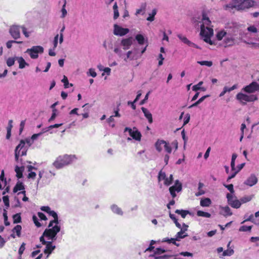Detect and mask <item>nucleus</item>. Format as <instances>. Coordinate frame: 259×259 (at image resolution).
I'll return each mask as SVG.
<instances>
[{"label": "nucleus", "instance_id": "obj_57", "mask_svg": "<svg viewBox=\"0 0 259 259\" xmlns=\"http://www.w3.org/2000/svg\"><path fill=\"white\" fill-rule=\"evenodd\" d=\"M166 252V250L161 248H156L154 250V254H161Z\"/></svg>", "mask_w": 259, "mask_h": 259}, {"label": "nucleus", "instance_id": "obj_19", "mask_svg": "<svg viewBox=\"0 0 259 259\" xmlns=\"http://www.w3.org/2000/svg\"><path fill=\"white\" fill-rule=\"evenodd\" d=\"M141 110L144 114V116L148 119V122L150 123H152L153 122V118L152 114L150 113V112L147 108L143 107L141 108Z\"/></svg>", "mask_w": 259, "mask_h": 259}, {"label": "nucleus", "instance_id": "obj_50", "mask_svg": "<svg viewBox=\"0 0 259 259\" xmlns=\"http://www.w3.org/2000/svg\"><path fill=\"white\" fill-rule=\"evenodd\" d=\"M185 232L184 231H183V229H181V230L178 232L176 235V238H178V239L180 241V239H181V238H185V237H186L187 236V235H183V234Z\"/></svg>", "mask_w": 259, "mask_h": 259}, {"label": "nucleus", "instance_id": "obj_45", "mask_svg": "<svg viewBox=\"0 0 259 259\" xmlns=\"http://www.w3.org/2000/svg\"><path fill=\"white\" fill-rule=\"evenodd\" d=\"M197 63L201 65H205L208 67H210L212 65V62L210 61H198Z\"/></svg>", "mask_w": 259, "mask_h": 259}, {"label": "nucleus", "instance_id": "obj_42", "mask_svg": "<svg viewBox=\"0 0 259 259\" xmlns=\"http://www.w3.org/2000/svg\"><path fill=\"white\" fill-rule=\"evenodd\" d=\"M252 196H245L240 199V202L242 203H245L250 201L252 199Z\"/></svg>", "mask_w": 259, "mask_h": 259}, {"label": "nucleus", "instance_id": "obj_25", "mask_svg": "<svg viewBox=\"0 0 259 259\" xmlns=\"http://www.w3.org/2000/svg\"><path fill=\"white\" fill-rule=\"evenodd\" d=\"M211 203V201L209 198L202 199L200 201V205L202 207H208Z\"/></svg>", "mask_w": 259, "mask_h": 259}, {"label": "nucleus", "instance_id": "obj_13", "mask_svg": "<svg viewBox=\"0 0 259 259\" xmlns=\"http://www.w3.org/2000/svg\"><path fill=\"white\" fill-rule=\"evenodd\" d=\"M133 38L132 37L122 39L121 41V45L123 46V50H126L130 49L133 44Z\"/></svg>", "mask_w": 259, "mask_h": 259}, {"label": "nucleus", "instance_id": "obj_6", "mask_svg": "<svg viewBox=\"0 0 259 259\" xmlns=\"http://www.w3.org/2000/svg\"><path fill=\"white\" fill-rule=\"evenodd\" d=\"M241 91L248 94L259 92V84L256 81H252L249 84L243 87Z\"/></svg>", "mask_w": 259, "mask_h": 259}, {"label": "nucleus", "instance_id": "obj_23", "mask_svg": "<svg viewBox=\"0 0 259 259\" xmlns=\"http://www.w3.org/2000/svg\"><path fill=\"white\" fill-rule=\"evenodd\" d=\"M175 213L181 215L183 219L185 218L187 214L192 215V213L188 210L176 209Z\"/></svg>", "mask_w": 259, "mask_h": 259}, {"label": "nucleus", "instance_id": "obj_33", "mask_svg": "<svg viewBox=\"0 0 259 259\" xmlns=\"http://www.w3.org/2000/svg\"><path fill=\"white\" fill-rule=\"evenodd\" d=\"M62 82L64 83V86L65 89L68 88L69 87H72V83H69L68 81V78L64 75L63 78L62 80Z\"/></svg>", "mask_w": 259, "mask_h": 259}, {"label": "nucleus", "instance_id": "obj_3", "mask_svg": "<svg viewBox=\"0 0 259 259\" xmlns=\"http://www.w3.org/2000/svg\"><path fill=\"white\" fill-rule=\"evenodd\" d=\"M238 31V28H234L232 29L231 32L228 33L223 41L224 47H231L235 44V38L234 37L237 35Z\"/></svg>", "mask_w": 259, "mask_h": 259}, {"label": "nucleus", "instance_id": "obj_8", "mask_svg": "<svg viewBox=\"0 0 259 259\" xmlns=\"http://www.w3.org/2000/svg\"><path fill=\"white\" fill-rule=\"evenodd\" d=\"M227 198L228 204L232 207L238 208L241 206V203L240 201L238 200L236 196H234L232 194L228 193L227 194Z\"/></svg>", "mask_w": 259, "mask_h": 259}, {"label": "nucleus", "instance_id": "obj_7", "mask_svg": "<svg viewBox=\"0 0 259 259\" xmlns=\"http://www.w3.org/2000/svg\"><path fill=\"white\" fill-rule=\"evenodd\" d=\"M44 52V48L41 46H33L31 49L27 50L26 52L29 53L30 57L32 59H36L38 58V53H42Z\"/></svg>", "mask_w": 259, "mask_h": 259}, {"label": "nucleus", "instance_id": "obj_46", "mask_svg": "<svg viewBox=\"0 0 259 259\" xmlns=\"http://www.w3.org/2000/svg\"><path fill=\"white\" fill-rule=\"evenodd\" d=\"M16 60V57H15V58H12V57L9 58L7 60V65L9 67H11V66H13L14 64L15 61Z\"/></svg>", "mask_w": 259, "mask_h": 259}, {"label": "nucleus", "instance_id": "obj_2", "mask_svg": "<svg viewBox=\"0 0 259 259\" xmlns=\"http://www.w3.org/2000/svg\"><path fill=\"white\" fill-rule=\"evenodd\" d=\"M236 98L242 105H245L247 102H253L258 100V97L255 95H247L242 93H238Z\"/></svg>", "mask_w": 259, "mask_h": 259}, {"label": "nucleus", "instance_id": "obj_18", "mask_svg": "<svg viewBox=\"0 0 259 259\" xmlns=\"http://www.w3.org/2000/svg\"><path fill=\"white\" fill-rule=\"evenodd\" d=\"M45 245H46V246L44 250V253L45 254H47L48 256L55 249L56 247L55 245H53L52 241H48L47 244H45Z\"/></svg>", "mask_w": 259, "mask_h": 259}, {"label": "nucleus", "instance_id": "obj_9", "mask_svg": "<svg viewBox=\"0 0 259 259\" xmlns=\"http://www.w3.org/2000/svg\"><path fill=\"white\" fill-rule=\"evenodd\" d=\"M20 26L13 25L9 29V33L15 40L20 37Z\"/></svg>", "mask_w": 259, "mask_h": 259}, {"label": "nucleus", "instance_id": "obj_48", "mask_svg": "<svg viewBox=\"0 0 259 259\" xmlns=\"http://www.w3.org/2000/svg\"><path fill=\"white\" fill-rule=\"evenodd\" d=\"M173 181L172 175H170L169 178H166L164 181V185L166 186H169Z\"/></svg>", "mask_w": 259, "mask_h": 259}, {"label": "nucleus", "instance_id": "obj_44", "mask_svg": "<svg viewBox=\"0 0 259 259\" xmlns=\"http://www.w3.org/2000/svg\"><path fill=\"white\" fill-rule=\"evenodd\" d=\"M156 10L153 9L152 10V13L149 14V16L147 17V20L149 21H153L154 20V17L155 15L156 14Z\"/></svg>", "mask_w": 259, "mask_h": 259}, {"label": "nucleus", "instance_id": "obj_40", "mask_svg": "<svg viewBox=\"0 0 259 259\" xmlns=\"http://www.w3.org/2000/svg\"><path fill=\"white\" fill-rule=\"evenodd\" d=\"M163 147L165 151L168 154L171 153L172 149L169 143L165 141V143L163 144Z\"/></svg>", "mask_w": 259, "mask_h": 259}, {"label": "nucleus", "instance_id": "obj_61", "mask_svg": "<svg viewBox=\"0 0 259 259\" xmlns=\"http://www.w3.org/2000/svg\"><path fill=\"white\" fill-rule=\"evenodd\" d=\"M172 255H170L164 254L163 255L155 256V259H168Z\"/></svg>", "mask_w": 259, "mask_h": 259}, {"label": "nucleus", "instance_id": "obj_34", "mask_svg": "<svg viewBox=\"0 0 259 259\" xmlns=\"http://www.w3.org/2000/svg\"><path fill=\"white\" fill-rule=\"evenodd\" d=\"M237 154L235 153H234L232 154V159H231V169L233 171H234L235 170V161L237 158Z\"/></svg>", "mask_w": 259, "mask_h": 259}, {"label": "nucleus", "instance_id": "obj_41", "mask_svg": "<svg viewBox=\"0 0 259 259\" xmlns=\"http://www.w3.org/2000/svg\"><path fill=\"white\" fill-rule=\"evenodd\" d=\"M224 211V215L225 216H230L232 215V212L229 206H225L223 208Z\"/></svg>", "mask_w": 259, "mask_h": 259}, {"label": "nucleus", "instance_id": "obj_26", "mask_svg": "<svg viewBox=\"0 0 259 259\" xmlns=\"http://www.w3.org/2000/svg\"><path fill=\"white\" fill-rule=\"evenodd\" d=\"M165 143V141L163 140H158L155 143V146L156 149L158 152H161L162 150V145L163 146V144Z\"/></svg>", "mask_w": 259, "mask_h": 259}, {"label": "nucleus", "instance_id": "obj_15", "mask_svg": "<svg viewBox=\"0 0 259 259\" xmlns=\"http://www.w3.org/2000/svg\"><path fill=\"white\" fill-rule=\"evenodd\" d=\"M201 30H200V35L202 37H206V35H209V33L211 32V36L213 34V29L207 26H204V25H201L200 26Z\"/></svg>", "mask_w": 259, "mask_h": 259}, {"label": "nucleus", "instance_id": "obj_35", "mask_svg": "<svg viewBox=\"0 0 259 259\" xmlns=\"http://www.w3.org/2000/svg\"><path fill=\"white\" fill-rule=\"evenodd\" d=\"M197 215L199 217H205V218H209L211 217L210 213L207 212L203 211L202 210L197 211Z\"/></svg>", "mask_w": 259, "mask_h": 259}, {"label": "nucleus", "instance_id": "obj_24", "mask_svg": "<svg viewBox=\"0 0 259 259\" xmlns=\"http://www.w3.org/2000/svg\"><path fill=\"white\" fill-rule=\"evenodd\" d=\"M25 188L23 183L20 181H18L13 188V192L16 193L18 191L23 190Z\"/></svg>", "mask_w": 259, "mask_h": 259}, {"label": "nucleus", "instance_id": "obj_29", "mask_svg": "<svg viewBox=\"0 0 259 259\" xmlns=\"http://www.w3.org/2000/svg\"><path fill=\"white\" fill-rule=\"evenodd\" d=\"M203 187V184L199 182L198 184V192L195 193L196 196H199L205 193V191L202 189Z\"/></svg>", "mask_w": 259, "mask_h": 259}, {"label": "nucleus", "instance_id": "obj_55", "mask_svg": "<svg viewBox=\"0 0 259 259\" xmlns=\"http://www.w3.org/2000/svg\"><path fill=\"white\" fill-rule=\"evenodd\" d=\"M146 9V4H143L142 5L141 8L137 9L136 11V15H138L141 13L142 12H144Z\"/></svg>", "mask_w": 259, "mask_h": 259}, {"label": "nucleus", "instance_id": "obj_14", "mask_svg": "<svg viewBox=\"0 0 259 259\" xmlns=\"http://www.w3.org/2000/svg\"><path fill=\"white\" fill-rule=\"evenodd\" d=\"M257 181L256 177L254 174H252L244 182V184L249 187H252L257 183Z\"/></svg>", "mask_w": 259, "mask_h": 259}, {"label": "nucleus", "instance_id": "obj_58", "mask_svg": "<svg viewBox=\"0 0 259 259\" xmlns=\"http://www.w3.org/2000/svg\"><path fill=\"white\" fill-rule=\"evenodd\" d=\"M32 220L36 226L37 227H40L41 226V224L38 222L37 217L35 215H33Z\"/></svg>", "mask_w": 259, "mask_h": 259}, {"label": "nucleus", "instance_id": "obj_59", "mask_svg": "<svg viewBox=\"0 0 259 259\" xmlns=\"http://www.w3.org/2000/svg\"><path fill=\"white\" fill-rule=\"evenodd\" d=\"M25 121H26V120H22L20 122V128H19V134L20 135L22 133V132H23V131L24 130V126L25 124Z\"/></svg>", "mask_w": 259, "mask_h": 259}, {"label": "nucleus", "instance_id": "obj_64", "mask_svg": "<svg viewBox=\"0 0 259 259\" xmlns=\"http://www.w3.org/2000/svg\"><path fill=\"white\" fill-rule=\"evenodd\" d=\"M40 209L42 210V211H44L47 213H49L51 211V208L49 206H41L40 207Z\"/></svg>", "mask_w": 259, "mask_h": 259}, {"label": "nucleus", "instance_id": "obj_51", "mask_svg": "<svg viewBox=\"0 0 259 259\" xmlns=\"http://www.w3.org/2000/svg\"><path fill=\"white\" fill-rule=\"evenodd\" d=\"M210 37H211V32L209 33V35H206V37H204L203 40L206 42H207L209 44H210V45H212L213 44L212 41L211 40Z\"/></svg>", "mask_w": 259, "mask_h": 259}, {"label": "nucleus", "instance_id": "obj_60", "mask_svg": "<svg viewBox=\"0 0 259 259\" xmlns=\"http://www.w3.org/2000/svg\"><path fill=\"white\" fill-rule=\"evenodd\" d=\"M52 111H53V113H52L51 117L49 119V122H51L52 120H54L56 117V113L57 111V109H54Z\"/></svg>", "mask_w": 259, "mask_h": 259}, {"label": "nucleus", "instance_id": "obj_30", "mask_svg": "<svg viewBox=\"0 0 259 259\" xmlns=\"http://www.w3.org/2000/svg\"><path fill=\"white\" fill-rule=\"evenodd\" d=\"M112 211L117 214L122 215L123 212L121 209L116 205H113L111 206Z\"/></svg>", "mask_w": 259, "mask_h": 259}, {"label": "nucleus", "instance_id": "obj_49", "mask_svg": "<svg viewBox=\"0 0 259 259\" xmlns=\"http://www.w3.org/2000/svg\"><path fill=\"white\" fill-rule=\"evenodd\" d=\"M237 6L232 4H229L224 6V9L225 10H231L234 8H236Z\"/></svg>", "mask_w": 259, "mask_h": 259}, {"label": "nucleus", "instance_id": "obj_63", "mask_svg": "<svg viewBox=\"0 0 259 259\" xmlns=\"http://www.w3.org/2000/svg\"><path fill=\"white\" fill-rule=\"evenodd\" d=\"M20 27L21 28V29L22 30V32L24 34V35H25V36L26 37H28L29 36V32H28L27 31L26 28L24 26H20Z\"/></svg>", "mask_w": 259, "mask_h": 259}, {"label": "nucleus", "instance_id": "obj_5", "mask_svg": "<svg viewBox=\"0 0 259 259\" xmlns=\"http://www.w3.org/2000/svg\"><path fill=\"white\" fill-rule=\"evenodd\" d=\"M60 227L56 224L52 228L46 229L44 232V236L49 239H53L60 231Z\"/></svg>", "mask_w": 259, "mask_h": 259}, {"label": "nucleus", "instance_id": "obj_31", "mask_svg": "<svg viewBox=\"0 0 259 259\" xmlns=\"http://www.w3.org/2000/svg\"><path fill=\"white\" fill-rule=\"evenodd\" d=\"M228 33H227L224 30H222L218 32L216 35V37L219 40H221L224 37L227 35Z\"/></svg>", "mask_w": 259, "mask_h": 259}, {"label": "nucleus", "instance_id": "obj_27", "mask_svg": "<svg viewBox=\"0 0 259 259\" xmlns=\"http://www.w3.org/2000/svg\"><path fill=\"white\" fill-rule=\"evenodd\" d=\"M21 229H22L21 226L19 225H17L13 229L12 232L13 233H16V235L18 237H20L21 236Z\"/></svg>", "mask_w": 259, "mask_h": 259}, {"label": "nucleus", "instance_id": "obj_22", "mask_svg": "<svg viewBox=\"0 0 259 259\" xmlns=\"http://www.w3.org/2000/svg\"><path fill=\"white\" fill-rule=\"evenodd\" d=\"M16 59L18 60L19 63V68L20 69H23L25 67L26 65H28V64L25 62V60L22 57H16Z\"/></svg>", "mask_w": 259, "mask_h": 259}, {"label": "nucleus", "instance_id": "obj_11", "mask_svg": "<svg viewBox=\"0 0 259 259\" xmlns=\"http://www.w3.org/2000/svg\"><path fill=\"white\" fill-rule=\"evenodd\" d=\"M128 32L129 29L128 28H122L116 24L114 25L113 33L115 35L123 36L128 33Z\"/></svg>", "mask_w": 259, "mask_h": 259}, {"label": "nucleus", "instance_id": "obj_54", "mask_svg": "<svg viewBox=\"0 0 259 259\" xmlns=\"http://www.w3.org/2000/svg\"><path fill=\"white\" fill-rule=\"evenodd\" d=\"M224 186L228 189V190L230 192V194H232L234 193V186L233 185L231 184L229 185L224 184Z\"/></svg>", "mask_w": 259, "mask_h": 259}, {"label": "nucleus", "instance_id": "obj_39", "mask_svg": "<svg viewBox=\"0 0 259 259\" xmlns=\"http://www.w3.org/2000/svg\"><path fill=\"white\" fill-rule=\"evenodd\" d=\"M136 39L138 41L139 44L142 45L144 44L145 38L142 34H137L136 36Z\"/></svg>", "mask_w": 259, "mask_h": 259}, {"label": "nucleus", "instance_id": "obj_38", "mask_svg": "<svg viewBox=\"0 0 259 259\" xmlns=\"http://www.w3.org/2000/svg\"><path fill=\"white\" fill-rule=\"evenodd\" d=\"M16 43L18 44H22L23 43L22 41H17V40H9L6 43V46L7 48L11 49L12 46V44Z\"/></svg>", "mask_w": 259, "mask_h": 259}, {"label": "nucleus", "instance_id": "obj_37", "mask_svg": "<svg viewBox=\"0 0 259 259\" xmlns=\"http://www.w3.org/2000/svg\"><path fill=\"white\" fill-rule=\"evenodd\" d=\"M13 223L15 224L19 223L21 222L20 213H16L13 216Z\"/></svg>", "mask_w": 259, "mask_h": 259}, {"label": "nucleus", "instance_id": "obj_10", "mask_svg": "<svg viewBox=\"0 0 259 259\" xmlns=\"http://www.w3.org/2000/svg\"><path fill=\"white\" fill-rule=\"evenodd\" d=\"M134 129H136V130L133 131L132 128L126 127L124 128V132H128L129 135L134 139L137 141H140L142 137L141 133L138 130H137L136 128L134 127Z\"/></svg>", "mask_w": 259, "mask_h": 259}, {"label": "nucleus", "instance_id": "obj_36", "mask_svg": "<svg viewBox=\"0 0 259 259\" xmlns=\"http://www.w3.org/2000/svg\"><path fill=\"white\" fill-rule=\"evenodd\" d=\"M202 84H203V82L202 81H200L197 84L193 85V87H192L193 91H197L200 90H202L203 91H205V89L204 88H201V85Z\"/></svg>", "mask_w": 259, "mask_h": 259}, {"label": "nucleus", "instance_id": "obj_21", "mask_svg": "<svg viewBox=\"0 0 259 259\" xmlns=\"http://www.w3.org/2000/svg\"><path fill=\"white\" fill-rule=\"evenodd\" d=\"M202 24L201 25H204V26L209 27L211 24V21L209 20V18L207 16L206 14L205 13H203L202 14Z\"/></svg>", "mask_w": 259, "mask_h": 259}, {"label": "nucleus", "instance_id": "obj_12", "mask_svg": "<svg viewBox=\"0 0 259 259\" xmlns=\"http://www.w3.org/2000/svg\"><path fill=\"white\" fill-rule=\"evenodd\" d=\"M182 189L181 183L179 180H177L175 182V185L170 187L169 189V192L173 198L176 197V191L178 192L181 191Z\"/></svg>", "mask_w": 259, "mask_h": 259}, {"label": "nucleus", "instance_id": "obj_1", "mask_svg": "<svg viewBox=\"0 0 259 259\" xmlns=\"http://www.w3.org/2000/svg\"><path fill=\"white\" fill-rule=\"evenodd\" d=\"M75 158L74 155L67 154L60 155L56 158L53 164L57 169H60L71 163Z\"/></svg>", "mask_w": 259, "mask_h": 259}, {"label": "nucleus", "instance_id": "obj_20", "mask_svg": "<svg viewBox=\"0 0 259 259\" xmlns=\"http://www.w3.org/2000/svg\"><path fill=\"white\" fill-rule=\"evenodd\" d=\"M24 170V167L22 166L21 167L16 165L15 167V171L16 173V176L18 179H21L23 177V172Z\"/></svg>", "mask_w": 259, "mask_h": 259}, {"label": "nucleus", "instance_id": "obj_32", "mask_svg": "<svg viewBox=\"0 0 259 259\" xmlns=\"http://www.w3.org/2000/svg\"><path fill=\"white\" fill-rule=\"evenodd\" d=\"M113 9L114 12V16L113 18L114 19H116L119 17V12L118 10V6L117 3H115L113 6Z\"/></svg>", "mask_w": 259, "mask_h": 259}, {"label": "nucleus", "instance_id": "obj_53", "mask_svg": "<svg viewBox=\"0 0 259 259\" xmlns=\"http://www.w3.org/2000/svg\"><path fill=\"white\" fill-rule=\"evenodd\" d=\"M3 201H4V203L5 204V206H6V208H8L10 206L9 196H4L3 197Z\"/></svg>", "mask_w": 259, "mask_h": 259}, {"label": "nucleus", "instance_id": "obj_17", "mask_svg": "<svg viewBox=\"0 0 259 259\" xmlns=\"http://www.w3.org/2000/svg\"><path fill=\"white\" fill-rule=\"evenodd\" d=\"M48 214L51 216H52L54 218L53 220H52L50 222L48 227L51 228L53 226V224L55 223L56 224H59L58 217L57 213L54 210H51Z\"/></svg>", "mask_w": 259, "mask_h": 259}, {"label": "nucleus", "instance_id": "obj_47", "mask_svg": "<svg viewBox=\"0 0 259 259\" xmlns=\"http://www.w3.org/2000/svg\"><path fill=\"white\" fill-rule=\"evenodd\" d=\"M177 36L184 44L188 45L189 40L187 39V38L186 36L183 35L181 34H178Z\"/></svg>", "mask_w": 259, "mask_h": 259}, {"label": "nucleus", "instance_id": "obj_16", "mask_svg": "<svg viewBox=\"0 0 259 259\" xmlns=\"http://www.w3.org/2000/svg\"><path fill=\"white\" fill-rule=\"evenodd\" d=\"M240 5L237 6V9L249 8L253 5V2L250 0H242L240 3Z\"/></svg>", "mask_w": 259, "mask_h": 259}, {"label": "nucleus", "instance_id": "obj_56", "mask_svg": "<svg viewBox=\"0 0 259 259\" xmlns=\"http://www.w3.org/2000/svg\"><path fill=\"white\" fill-rule=\"evenodd\" d=\"M158 180L160 181L161 180H165L166 178V175L164 172H162L161 170H160L158 174Z\"/></svg>", "mask_w": 259, "mask_h": 259}, {"label": "nucleus", "instance_id": "obj_43", "mask_svg": "<svg viewBox=\"0 0 259 259\" xmlns=\"http://www.w3.org/2000/svg\"><path fill=\"white\" fill-rule=\"evenodd\" d=\"M252 229V226H242L239 229V231L240 232H246V231H250Z\"/></svg>", "mask_w": 259, "mask_h": 259}, {"label": "nucleus", "instance_id": "obj_52", "mask_svg": "<svg viewBox=\"0 0 259 259\" xmlns=\"http://www.w3.org/2000/svg\"><path fill=\"white\" fill-rule=\"evenodd\" d=\"M234 250L232 249H227L223 251V256H231L234 253Z\"/></svg>", "mask_w": 259, "mask_h": 259}, {"label": "nucleus", "instance_id": "obj_62", "mask_svg": "<svg viewBox=\"0 0 259 259\" xmlns=\"http://www.w3.org/2000/svg\"><path fill=\"white\" fill-rule=\"evenodd\" d=\"M0 181L4 182L5 183V184L6 185L7 181L6 179L5 178L4 170H2L1 171V174L0 175Z\"/></svg>", "mask_w": 259, "mask_h": 259}, {"label": "nucleus", "instance_id": "obj_4", "mask_svg": "<svg viewBox=\"0 0 259 259\" xmlns=\"http://www.w3.org/2000/svg\"><path fill=\"white\" fill-rule=\"evenodd\" d=\"M27 147L25 146V141L21 140L19 144L15 150V159L16 161L19 160V156H25L27 154Z\"/></svg>", "mask_w": 259, "mask_h": 259}, {"label": "nucleus", "instance_id": "obj_28", "mask_svg": "<svg viewBox=\"0 0 259 259\" xmlns=\"http://www.w3.org/2000/svg\"><path fill=\"white\" fill-rule=\"evenodd\" d=\"M169 218L174 221L177 227H178V228H181V225L178 222V219L176 218L175 215L174 214L171 213L170 212H169Z\"/></svg>", "mask_w": 259, "mask_h": 259}]
</instances>
